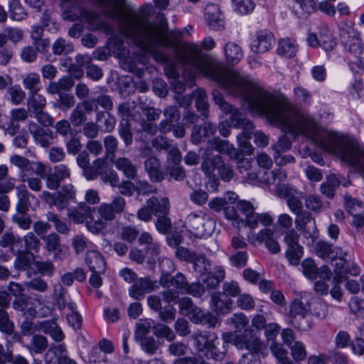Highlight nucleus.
I'll return each instance as SVG.
<instances>
[{"instance_id": "obj_55", "label": "nucleus", "mask_w": 364, "mask_h": 364, "mask_svg": "<svg viewBox=\"0 0 364 364\" xmlns=\"http://www.w3.org/2000/svg\"><path fill=\"white\" fill-rule=\"evenodd\" d=\"M87 120L85 112L83 110L80 105H77L73 110L70 116V122L74 127H80Z\"/></svg>"}, {"instance_id": "obj_7", "label": "nucleus", "mask_w": 364, "mask_h": 364, "mask_svg": "<svg viewBox=\"0 0 364 364\" xmlns=\"http://www.w3.org/2000/svg\"><path fill=\"white\" fill-rule=\"evenodd\" d=\"M213 97L216 105L220 109L226 114H230V124L235 127H240V124H246L250 129L252 128V123L248 119L242 117V114L239 113L237 108L233 107L228 103L223 97V95L217 90L213 92Z\"/></svg>"}, {"instance_id": "obj_38", "label": "nucleus", "mask_w": 364, "mask_h": 364, "mask_svg": "<svg viewBox=\"0 0 364 364\" xmlns=\"http://www.w3.org/2000/svg\"><path fill=\"white\" fill-rule=\"evenodd\" d=\"M316 5L317 0H296L294 6V12L299 16L309 14L314 11Z\"/></svg>"}, {"instance_id": "obj_59", "label": "nucleus", "mask_w": 364, "mask_h": 364, "mask_svg": "<svg viewBox=\"0 0 364 364\" xmlns=\"http://www.w3.org/2000/svg\"><path fill=\"white\" fill-rule=\"evenodd\" d=\"M21 181L26 183L28 187L33 191L40 192L42 189V181L38 177H29L27 173H23L20 175Z\"/></svg>"}, {"instance_id": "obj_18", "label": "nucleus", "mask_w": 364, "mask_h": 364, "mask_svg": "<svg viewBox=\"0 0 364 364\" xmlns=\"http://www.w3.org/2000/svg\"><path fill=\"white\" fill-rule=\"evenodd\" d=\"M274 42L272 33L268 31H261L257 33L256 38L251 43L253 52L262 53L267 52Z\"/></svg>"}, {"instance_id": "obj_35", "label": "nucleus", "mask_w": 364, "mask_h": 364, "mask_svg": "<svg viewBox=\"0 0 364 364\" xmlns=\"http://www.w3.org/2000/svg\"><path fill=\"white\" fill-rule=\"evenodd\" d=\"M340 185V181L334 174L326 177V181L321 185V192L328 198H333L335 195L336 188Z\"/></svg>"}, {"instance_id": "obj_34", "label": "nucleus", "mask_w": 364, "mask_h": 364, "mask_svg": "<svg viewBox=\"0 0 364 364\" xmlns=\"http://www.w3.org/2000/svg\"><path fill=\"white\" fill-rule=\"evenodd\" d=\"M226 60L230 64L237 63L242 58L241 48L233 42L228 43L224 48Z\"/></svg>"}, {"instance_id": "obj_64", "label": "nucleus", "mask_w": 364, "mask_h": 364, "mask_svg": "<svg viewBox=\"0 0 364 364\" xmlns=\"http://www.w3.org/2000/svg\"><path fill=\"white\" fill-rule=\"evenodd\" d=\"M12 221L23 230H28L32 224L30 215L26 213H17L12 216Z\"/></svg>"}, {"instance_id": "obj_46", "label": "nucleus", "mask_w": 364, "mask_h": 364, "mask_svg": "<svg viewBox=\"0 0 364 364\" xmlns=\"http://www.w3.org/2000/svg\"><path fill=\"white\" fill-rule=\"evenodd\" d=\"M315 252L316 255L321 258H334V249L332 245L326 242L319 241L317 242Z\"/></svg>"}, {"instance_id": "obj_54", "label": "nucleus", "mask_w": 364, "mask_h": 364, "mask_svg": "<svg viewBox=\"0 0 364 364\" xmlns=\"http://www.w3.org/2000/svg\"><path fill=\"white\" fill-rule=\"evenodd\" d=\"M165 171L167 176L176 181H183L186 177V171L181 164L166 165Z\"/></svg>"}, {"instance_id": "obj_25", "label": "nucleus", "mask_w": 364, "mask_h": 364, "mask_svg": "<svg viewBox=\"0 0 364 364\" xmlns=\"http://www.w3.org/2000/svg\"><path fill=\"white\" fill-rule=\"evenodd\" d=\"M344 200L347 211L353 216V224L357 227L362 226L364 224V217L361 215V203L350 196H345Z\"/></svg>"}, {"instance_id": "obj_33", "label": "nucleus", "mask_w": 364, "mask_h": 364, "mask_svg": "<svg viewBox=\"0 0 364 364\" xmlns=\"http://www.w3.org/2000/svg\"><path fill=\"white\" fill-rule=\"evenodd\" d=\"M193 98L196 100V108L201 112L204 118L208 117L209 104L206 92L203 89H197L192 93Z\"/></svg>"}, {"instance_id": "obj_58", "label": "nucleus", "mask_w": 364, "mask_h": 364, "mask_svg": "<svg viewBox=\"0 0 364 364\" xmlns=\"http://www.w3.org/2000/svg\"><path fill=\"white\" fill-rule=\"evenodd\" d=\"M154 333L156 336L165 338L168 341H172L176 338L174 332L163 323L156 324L154 326Z\"/></svg>"}, {"instance_id": "obj_10", "label": "nucleus", "mask_w": 364, "mask_h": 364, "mask_svg": "<svg viewBox=\"0 0 364 364\" xmlns=\"http://www.w3.org/2000/svg\"><path fill=\"white\" fill-rule=\"evenodd\" d=\"M71 176L70 168L63 164H60L53 167V173L46 177V185L47 188L55 191L59 188L61 182L69 179Z\"/></svg>"}, {"instance_id": "obj_9", "label": "nucleus", "mask_w": 364, "mask_h": 364, "mask_svg": "<svg viewBox=\"0 0 364 364\" xmlns=\"http://www.w3.org/2000/svg\"><path fill=\"white\" fill-rule=\"evenodd\" d=\"M294 223L296 229L301 232L304 237L311 238L312 242L318 237L316 220L310 212L306 211L296 216Z\"/></svg>"}, {"instance_id": "obj_1", "label": "nucleus", "mask_w": 364, "mask_h": 364, "mask_svg": "<svg viewBox=\"0 0 364 364\" xmlns=\"http://www.w3.org/2000/svg\"><path fill=\"white\" fill-rule=\"evenodd\" d=\"M97 1L103 7L105 15L118 22L121 33L144 52L154 55L158 47L171 48L179 63L191 65L241 99L252 82L204 54L197 44L178 43L176 39L181 36V32L169 31L164 16L159 22H154L145 11L134 10L126 0Z\"/></svg>"}, {"instance_id": "obj_12", "label": "nucleus", "mask_w": 364, "mask_h": 364, "mask_svg": "<svg viewBox=\"0 0 364 364\" xmlns=\"http://www.w3.org/2000/svg\"><path fill=\"white\" fill-rule=\"evenodd\" d=\"M205 19L208 26L213 30L224 27L223 16L221 9L216 4H208L205 8Z\"/></svg>"}, {"instance_id": "obj_36", "label": "nucleus", "mask_w": 364, "mask_h": 364, "mask_svg": "<svg viewBox=\"0 0 364 364\" xmlns=\"http://www.w3.org/2000/svg\"><path fill=\"white\" fill-rule=\"evenodd\" d=\"M13 255L16 256L14 263L16 269L24 271L31 267V259L33 257L32 253L19 250Z\"/></svg>"}, {"instance_id": "obj_23", "label": "nucleus", "mask_w": 364, "mask_h": 364, "mask_svg": "<svg viewBox=\"0 0 364 364\" xmlns=\"http://www.w3.org/2000/svg\"><path fill=\"white\" fill-rule=\"evenodd\" d=\"M154 289L153 282L148 278L137 279L129 289V295L135 299H141L144 294Z\"/></svg>"}, {"instance_id": "obj_30", "label": "nucleus", "mask_w": 364, "mask_h": 364, "mask_svg": "<svg viewBox=\"0 0 364 364\" xmlns=\"http://www.w3.org/2000/svg\"><path fill=\"white\" fill-rule=\"evenodd\" d=\"M273 232L270 229L262 230L257 235V240L265 242L266 247L272 254H277L280 251V247L277 241L273 238Z\"/></svg>"}, {"instance_id": "obj_62", "label": "nucleus", "mask_w": 364, "mask_h": 364, "mask_svg": "<svg viewBox=\"0 0 364 364\" xmlns=\"http://www.w3.org/2000/svg\"><path fill=\"white\" fill-rule=\"evenodd\" d=\"M237 210L235 206H226L224 214L228 220L232 221L234 226L240 228V225L244 223V220L240 218Z\"/></svg>"}, {"instance_id": "obj_15", "label": "nucleus", "mask_w": 364, "mask_h": 364, "mask_svg": "<svg viewBox=\"0 0 364 364\" xmlns=\"http://www.w3.org/2000/svg\"><path fill=\"white\" fill-rule=\"evenodd\" d=\"M28 129L36 142L42 147H48L51 144L54 136L50 130L45 129L33 122L28 124Z\"/></svg>"}, {"instance_id": "obj_11", "label": "nucleus", "mask_w": 364, "mask_h": 364, "mask_svg": "<svg viewBox=\"0 0 364 364\" xmlns=\"http://www.w3.org/2000/svg\"><path fill=\"white\" fill-rule=\"evenodd\" d=\"M10 115L9 119L7 117H4L7 121L4 122L2 127L9 135L14 136L19 129L18 122L26 120L28 118V112L24 108H17L12 109Z\"/></svg>"}, {"instance_id": "obj_27", "label": "nucleus", "mask_w": 364, "mask_h": 364, "mask_svg": "<svg viewBox=\"0 0 364 364\" xmlns=\"http://www.w3.org/2000/svg\"><path fill=\"white\" fill-rule=\"evenodd\" d=\"M42 198L50 208L54 207L58 211L66 209L70 205V203L56 191L50 193L48 191H44L42 193Z\"/></svg>"}, {"instance_id": "obj_20", "label": "nucleus", "mask_w": 364, "mask_h": 364, "mask_svg": "<svg viewBox=\"0 0 364 364\" xmlns=\"http://www.w3.org/2000/svg\"><path fill=\"white\" fill-rule=\"evenodd\" d=\"M17 202L16 210L17 213H26L31 207L30 198L34 196L28 192L25 185H19L16 187Z\"/></svg>"}, {"instance_id": "obj_14", "label": "nucleus", "mask_w": 364, "mask_h": 364, "mask_svg": "<svg viewBox=\"0 0 364 364\" xmlns=\"http://www.w3.org/2000/svg\"><path fill=\"white\" fill-rule=\"evenodd\" d=\"M144 166L152 182H161L165 178V173L161 168V161L156 156H149L144 161Z\"/></svg>"}, {"instance_id": "obj_19", "label": "nucleus", "mask_w": 364, "mask_h": 364, "mask_svg": "<svg viewBox=\"0 0 364 364\" xmlns=\"http://www.w3.org/2000/svg\"><path fill=\"white\" fill-rule=\"evenodd\" d=\"M90 214H93L91 208L85 203H80L76 207L68 209V218L75 224H82L89 220Z\"/></svg>"}, {"instance_id": "obj_56", "label": "nucleus", "mask_w": 364, "mask_h": 364, "mask_svg": "<svg viewBox=\"0 0 364 364\" xmlns=\"http://www.w3.org/2000/svg\"><path fill=\"white\" fill-rule=\"evenodd\" d=\"M302 272L305 277L309 279H315L318 275V269L314 261L311 259H305L301 262Z\"/></svg>"}, {"instance_id": "obj_57", "label": "nucleus", "mask_w": 364, "mask_h": 364, "mask_svg": "<svg viewBox=\"0 0 364 364\" xmlns=\"http://www.w3.org/2000/svg\"><path fill=\"white\" fill-rule=\"evenodd\" d=\"M291 323L294 327L301 331L308 330L311 326V320L309 311H307V314H301L292 318Z\"/></svg>"}, {"instance_id": "obj_63", "label": "nucleus", "mask_w": 364, "mask_h": 364, "mask_svg": "<svg viewBox=\"0 0 364 364\" xmlns=\"http://www.w3.org/2000/svg\"><path fill=\"white\" fill-rule=\"evenodd\" d=\"M53 289V299L55 304L60 309H65L67 305L66 300L65 299V289L60 284H55Z\"/></svg>"}, {"instance_id": "obj_50", "label": "nucleus", "mask_w": 364, "mask_h": 364, "mask_svg": "<svg viewBox=\"0 0 364 364\" xmlns=\"http://www.w3.org/2000/svg\"><path fill=\"white\" fill-rule=\"evenodd\" d=\"M118 133L121 139L124 141L127 146L131 145L133 142V134L131 132V124L129 122H120Z\"/></svg>"}, {"instance_id": "obj_32", "label": "nucleus", "mask_w": 364, "mask_h": 364, "mask_svg": "<svg viewBox=\"0 0 364 364\" xmlns=\"http://www.w3.org/2000/svg\"><path fill=\"white\" fill-rule=\"evenodd\" d=\"M227 352V346L225 342H220L218 337L214 341L207 352L205 353V356L207 358H212L215 360H221L224 358Z\"/></svg>"}, {"instance_id": "obj_48", "label": "nucleus", "mask_w": 364, "mask_h": 364, "mask_svg": "<svg viewBox=\"0 0 364 364\" xmlns=\"http://www.w3.org/2000/svg\"><path fill=\"white\" fill-rule=\"evenodd\" d=\"M136 108L134 102H125L119 105L117 111L119 115L121 117V121L124 122L126 121L129 122V119L133 116V112Z\"/></svg>"}, {"instance_id": "obj_45", "label": "nucleus", "mask_w": 364, "mask_h": 364, "mask_svg": "<svg viewBox=\"0 0 364 364\" xmlns=\"http://www.w3.org/2000/svg\"><path fill=\"white\" fill-rule=\"evenodd\" d=\"M241 126L244 127L245 131L237 136L239 144L241 147L244 148V151L247 154H251L252 153V147L247 141V139L250 138L251 131L253 129L254 127L252 126V128L250 129L246 124L242 123L240 127Z\"/></svg>"}, {"instance_id": "obj_40", "label": "nucleus", "mask_w": 364, "mask_h": 364, "mask_svg": "<svg viewBox=\"0 0 364 364\" xmlns=\"http://www.w3.org/2000/svg\"><path fill=\"white\" fill-rule=\"evenodd\" d=\"M41 77L38 73H30L23 80V85L25 89L30 91V93L36 94L40 90L39 84Z\"/></svg>"}, {"instance_id": "obj_24", "label": "nucleus", "mask_w": 364, "mask_h": 364, "mask_svg": "<svg viewBox=\"0 0 364 364\" xmlns=\"http://www.w3.org/2000/svg\"><path fill=\"white\" fill-rule=\"evenodd\" d=\"M112 161L115 168L122 171L127 178L134 179L136 177L137 167L129 158L122 156Z\"/></svg>"}, {"instance_id": "obj_44", "label": "nucleus", "mask_w": 364, "mask_h": 364, "mask_svg": "<svg viewBox=\"0 0 364 364\" xmlns=\"http://www.w3.org/2000/svg\"><path fill=\"white\" fill-rule=\"evenodd\" d=\"M103 142L107 158L113 160L119 144L118 139L113 135H107L104 138Z\"/></svg>"}, {"instance_id": "obj_13", "label": "nucleus", "mask_w": 364, "mask_h": 364, "mask_svg": "<svg viewBox=\"0 0 364 364\" xmlns=\"http://www.w3.org/2000/svg\"><path fill=\"white\" fill-rule=\"evenodd\" d=\"M202 159L201 171L209 178H215L217 176L215 171L221 166L223 158L220 155L212 156L211 153L203 152Z\"/></svg>"}, {"instance_id": "obj_52", "label": "nucleus", "mask_w": 364, "mask_h": 364, "mask_svg": "<svg viewBox=\"0 0 364 364\" xmlns=\"http://www.w3.org/2000/svg\"><path fill=\"white\" fill-rule=\"evenodd\" d=\"M75 105V100L73 95L63 93L60 94L59 99L58 100L55 107H58L60 109L66 112L70 108L73 107Z\"/></svg>"}, {"instance_id": "obj_22", "label": "nucleus", "mask_w": 364, "mask_h": 364, "mask_svg": "<svg viewBox=\"0 0 364 364\" xmlns=\"http://www.w3.org/2000/svg\"><path fill=\"white\" fill-rule=\"evenodd\" d=\"M86 262L92 272L102 274L106 269L105 259L103 255L98 251H88L86 254Z\"/></svg>"}, {"instance_id": "obj_4", "label": "nucleus", "mask_w": 364, "mask_h": 364, "mask_svg": "<svg viewBox=\"0 0 364 364\" xmlns=\"http://www.w3.org/2000/svg\"><path fill=\"white\" fill-rule=\"evenodd\" d=\"M159 284L162 287L166 289L161 293L164 301L170 304L177 302L179 293L186 294L188 282L185 275L181 272L173 277L167 272H163L159 279Z\"/></svg>"}, {"instance_id": "obj_3", "label": "nucleus", "mask_w": 364, "mask_h": 364, "mask_svg": "<svg viewBox=\"0 0 364 364\" xmlns=\"http://www.w3.org/2000/svg\"><path fill=\"white\" fill-rule=\"evenodd\" d=\"M126 200L122 196H116L111 203H102L93 209L95 213L90 214L89 220L85 223L87 230L93 234L103 232L108 222L117 218V215L124 213Z\"/></svg>"}, {"instance_id": "obj_16", "label": "nucleus", "mask_w": 364, "mask_h": 364, "mask_svg": "<svg viewBox=\"0 0 364 364\" xmlns=\"http://www.w3.org/2000/svg\"><path fill=\"white\" fill-rule=\"evenodd\" d=\"M210 305L217 314H227L232 309V301L221 292H213L211 294Z\"/></svg>"}, {"instance_id": "obj_42", "label": "nucleus", "mask_w": 364, "mask_h": 364, "mask_svg": "<svg viewBox=\"0 0 364 364\" xmlns=\"http://www.w3.org/2000/svg\"><path fill=\"white\" fill-rule=\"evenodd\" d=\"M47 347V338L41 335H35L33 336L28 348L35 353H41L46 350Z\"/></svg>"}, {"instance_id": "obj_5", "label": "nucleus", "mask_w": 364, "mask_h": 364, "mask_svg": "<svg viewBox=\"0 0 364 364\" xmlns=\"http://www.w3.org/2000/svg\"><path fill=\"white\" fill-rule=\"evenodd\" d=\"M185 224L191 234L199 238L210 236L215 227V220L201 211L190 213L186 218Z\"/></svg>"}, {"instance_id": "obj_43", "label": "nucleus", "mask_w": 364, "mask_h": 364, "mask_svg": "<svg viewBox=\"0 0 364 364\" xmlns=\"http://www.w3.org/2000/svg\"><path fill=\"white\" fill-rule=\"evenodd\" d=\"M292 358L296 362L303 361L307 356V352L304 343L301 341H294V344L289 347Z\"/></svg>"}, {"instance_id": "obj_61", "label": "nucleus", "mask_w": 364, "mask_h": 364, "mask_svg": "<svg viewBox=\"0 0 364 364\" xmlns=\"http://www.w3.org/2000/svg\"><path fill=\"white\" fill-rule=\"evenodd\" d=\"M10 162L18 168L23 173H26L31 169V162L26 158L19 155H13L10 158Z\"/></svg>"}, {"instance_id": "obj_29", "label": "nucleus", "mask_w": 364, "mask_h": 364, "mask_svg": "<svg viewBox=\"0 0 364 364\" xmlns=\"http://www.w3.org/2000/svg\"><path fill=\"white\" fill-rule=\"evenodd\" d=\"M0 245L2 247L9 248L12 254H16L22 247V238L13 232L7 231L1 236Z\"/></svg>"}, {"instance_id": "obj_8", "label": "nucleus", "mask_w": 364, "mask_h": 364, "mask_svg": "<svg viewBox=\"0 0 364 364\" xmlns=\"http://www.w3.org/2000/svg\"><path fill=\"white\" fill-rule=\"evenodd\" d=\"M233 344L238 349H247L252 353H257L262 348L261 341L250 328H247L242 334L235 336Z\"/></svg>"}, {"instance_id": "obj_49", "label": "nucleus", "mask_w": 364, "mask_h": 364, "mask_svg": "<svg viewBox=\"0 0 364 364\" xmlns=\"http://www.w3.org/2000/svg\"><path fill=\"white\" fill-rule=\"evenodd\" d=\"M274 193L280 198L289 199L295 196L297 191L291 184L277 183L275 186Z\"/></svg>"}, {"instance_id": "obj_2", "label": "nucleus", "mask_w": 364, "mask_h": 364, "mask_svg": "<svg viewBox=\"0 0 364 364\" xmlns=\"http://www.w3.org/2000/svg\"><path fill=\"white\" fill-rule=\"evenodd\" d=\"M242 100L252 113L264 115L286 132L311 139L324 151L352 166L364 178V150L355 137L324 129L309 113L294 107L286 97L272 94L255 80Z\"/></svg>"}, {"instance_id": "obj_6", "label": "nucleus", "mask_w": 364, "mask_h": 364, "mask_svg": "<svg viewBox=\"0 0 364 364\" xmlns=\"http://www.w3.org/2000/svg\"><path fill=\"white\" fill-rule=\"evenodd\" d=\"M340 36L346 48L355 57H359L363 53V47L359 33L354 28L345 25L340 29Z\"/></svg>"}, {"instance_id": "obj_21", "label": "nucleus", "mask_w": 364, "mask_h": 364, "mask_svg": "<svg viewBox=\"0 0 364 364\" xmlns=\"http://www.w3.org/2000/svg\"><path fill=\"white\" fill-rule=\"evenodd\" d=\"M218 336L215 333H203L201 331L195 332L192 335L194 346L199 353L205 352L210 348Z\"/></svg>"}, {"instance_id": "obj_26", "label": "nucleus", "mask_w": 364, "mask_h": 364, "mask_svg": "<svg viewBox=\"0 0 364 364\" xmlns=\"http://www.w3.org/2000/svg\"><path fill=\"white\" fill-rule=\"evenodd\" d=\"M216 130V126L209 122H205L203 126H196L191 134L192 141L194 144H199L206 138L214 135Z\"/></svg>"}, {"instance_id": "obj_60", "label": "nucleus", "mask_w": 364, "mask_h": 364, "mask_svg": "<svg viewBox=\"0 0 364 364\" xmlns=\"http://www.w3.org/2000/svg\"><path fill=\"white\" fill-rule=\"evenodd\" d=\"M232 3L235 10L240 14H247L255 8L252 0H232Z\"/></svg>"}, {"instance_id": "obj_17", "label": "nucleus", "mask_w": 364, "mask_h": 364, "mask_svg": "<svg viewBox=\"0 0 364 364\" xmlns=\"http://www.w3.org/2000/svg\"><path fill=\"white\" fill-rule=\"evenodd\" d=\"M225 272L223 267H216L213 271L201 274V282L205 289H215L225 279Z\"/></svg>"}, {"instance_id": "obj_39", "label": "nucleus", "mask_w": 364, "mask_h": 364, "mask_svg": "<svg viewBox=\"0 0 364 364\" xmlns=\"http://www.w3.org/2000/svg\"><path fill=\"white\" fill-rule=\"evenodd\" d=\"M46 104V98L38 93H30L28 99V110L33 114L41 110H43Z\"/></svg>"}, {"instance_id": "obj_51", "label": "nucleus", "mask_w": 364, "mask_h": 364, "mask_svg": "<svg viewBox=\"0 0 364 364\" xmlns=\"http://www.w3.org/2000/svg\"><path fill=\"white\" fill-rule=\"evenodd\" d=\"M45 242L46 249L48 252H55L60 249V239L58 234L55 232L50 233L48 235L42 237Z\"/></svg>"}, {"instance_id": "obj_37", "label": "nucleus", "mask_w": 364, "mask_h": 364, "mask_svg": "<svg viewBox=\"0 0 364 364\" xmlns=\"http://www.w3.org/2000/svg\"><path fill=\"white\" fill-rule=\"evenodd\" d=\"M146 204L155 215L157 213L166 214L168 211V200L166 198L159 200L156 197H151L147 200Z\"/></svg>"}, {"instance_id": "obj_47", "label": "nucleus", "mask_w": 364, "mask_h": 364, "mask_svg": "<svg viewBox=\"0 0 364 364\" xmlns=\"http://www.w3.org/2000/svg\"><path fill=\"white\" fill-rule=\"evenodd\" d=\"M73 50V44L63 38H58L53 45V52L55 55L68 54Z\"/></svg>"}, {"instance_id": "obj_53", "label": "nucleus", "mask_w": 364, "mask_h": 364, "mask_svg": "<svg viewBox=\"0 0 364 364\" xmlns=\"http://www.w3.org/2000/svg\"><path fill=\"white\" fill-rule=\"evenodd\" d=\"M305 207L307 210L319 213L323 208V202L320 197L316 195H308L305 197Z\"/></svg>"}, {"instance_id": "obj_31", "label": "nucleus", "mask_w": 364, "mask_h": 364, "mask_svg": "<svg viewBox=\"0 0 364 364\" xmlns=\"http://www.w3.org/2000/svg\"><path fill=\"white\" fill-rule=\"evenodd\" d=\"M296 51L297 46L294 40L285 38L278 42L277 52L279 55L290 58L296 55Z\"/></svg>"}, {"instance_id": "obj_28", "label": "nucleus", "mask_w": 364, "mask_h": 364, "mask_svg": "<svg viewBox=\"0 0 364 364\" xmlns=\"http://www.w3.org/2000/svg\"><path fill=\"white\" fill-rule=\"evenodd\" d=\"M234 150L232 144L228 141L214 137L208 141L207 148L204 152L211 153L212 151H215L220 154H231Z\"/></svg>"}, {"instance_id": "obj_41", "label": "nucleus", "mask_w": 364, "mask_h": 364, "mask_svg": "<svg viewBox=\"0 0 364 364\" xmlns=\"http://www.w3.org/2000/svg\"><path fill=\"white\" fill-rule=\"evenodd\" d=\"M123 39L121 36H114L109 42L110 46L112 47L113 53L119 58H125L129 55V50L127 48L123 47Z\"/></svg>"}]
</instances>
